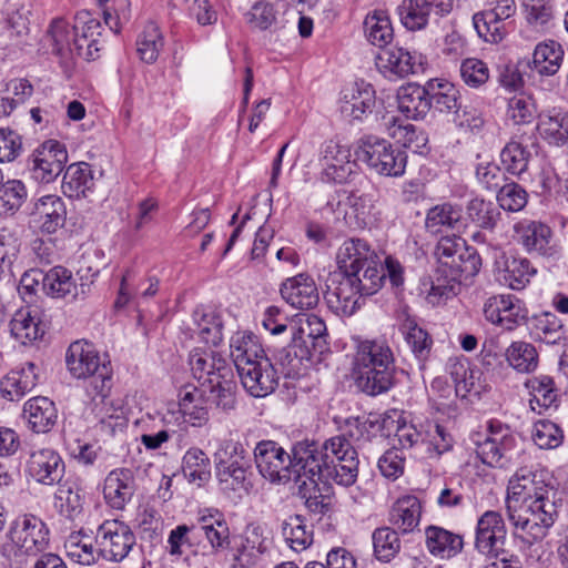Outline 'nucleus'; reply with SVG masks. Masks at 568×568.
Wrapping results in <instances>:
<instances>
[{"instance_id": "nucleus-1", "label": "nucleus", "mask_w": 568, "mask_h": 568, "mask_svg": "<svg viewBox=\"0 0 568 568\" xmlns=\"http://www.w3.org/2000/svg\"><path fill=\"white\" fill-rule=\"evenodd\" d=\"M295 460L305 469V479L331 481L352 486L358 476V457L346 436L338 435L322 445L315 442H298Z\"/></svg>"}, {"instance_id": "nucleus-2", "label": "nucleus", "mask_w": 568, "mask_h": 568, "mask_svg": "<svg viewBox=\"0 0 568 568\" xmlns=\"http://www.w3.org/2000/svg\"><path fill=\"white\" fill-rule=\"evenodd\" d=\"M559 506L560 498L552 487L520 507H514L507 517L514 526L515 534L526 542L534 544L547 536L558 517Z\"/></svg>"}, {"instance_id": "nucleus-3", "label": "nucleus", "mask_w": 568, "mask_h": 568, "mask_svg": "<svg viewBox=\"0 0 568 568\" xmlns=\"http://www.w3.org/2000/svg\"><path fill=\"white\" fill-rule=\"evenodd\" d=\"M49 535L50 530L40 517L20 515L10 524L0 554L11 565H21L26 556H36L48 548Z\"/></svg>"}, {"instance_id": "nucleus-4", "label": "nucleus", "mask_w": 568, "mask_h": 568, "mask_svg": "<svg viewBox=\"0 0 568 568\" xmlns=\"http://www.w3.org/2000/svg\"><path fill=\"white\" fill-rule=\"evenodd\" d=\"M436 274L459 284L471 280L480 270L481 258L460 236H444L436 247Z\"/></svg>"}, {"instance_id": "nucleus-5", "label": "nucleus", "mask_w": 568, "mask_h": 568, "mask_svg": "<svg viewBox=\"0 0 568 568\" xmlns=\"http://www.w3.org/2000/svg\"><path fill=\"white\" fill-rule=\"evenodd\" d=\"M297 443L291 454L276 442L264 439L254 448V463L263 478L272 484H286L291 480L298 483L305 478V469L295 460Z\"/></svg>"}, {"instance_id": "nucleus-6", "label": "nucleus", "mask_w": 568, "mask_h": 568, "mask_svg": "<svg viewBox=\"0 0 568 568\" xmlns=\"http://www.w3.org/2000/svg\"><path fill=\"white\" fill-rule=\"evenodd\" d=\"M356 160L366 164L374 173L383 176H402L405 173L407 155L388 140L366 135L358 140Z\"/></svg>"}, {"instance_id": "nucleus-7", "label": "nucleus", "mask_w": 568, "mask_h": 568, "mask_svg": "<svg viewBox=\"0 0 568 568\" xmlns=\"http://www.w3.org/2000/svg\"><path fill=\"white\" fill-rule=\"evenodd\" d=\"M476 454L480 460L491 467H507L518 455L520 437L499 420L489 422L487 434L473 438Z\"/></svg>"}, {"instance_id": "nucleus-8", "label": "nucleus", "mask_w": 568, "mask_h": 568, "mask_svg": "<svg viewBox=\"0 0 568 568\" xmlns=\"http://www.w3.org/2000/svg\"><path fill=\"white\" fill-rule=\"evenodd\" d=\"M65 363L69 373L78 379L89 377L100 381L101 385H95L98 393H103L105 383L110 382V369L101 361L99 352L94 345L87 341L73 342L65 355Z\"/></svg>"}, {"instance_id": "nucleus-9", "label": "nucleus", "mask_w": 568, "mask_h": 568, "mask_svg": "<svg viewBox=\"0 0 568 568\" xmlns=\"http://www.w3.org/2000/svg\"><path fill=\"white\" fill-rule=\"evenodd\" d=\"M67 161L65 146L57 140H47L30 154L28 169L36 181L51 183L61 174Z\"/></svg>"}, {"instance_id": "nucleus-10", "label": "nucleus", "mask_w": 568, "mask_h": 568, "mask_svg": "<svg viewBox=\"0 0 568 568\" xmlns=\"http://www.w3.org/2000/svg\"><path fill=\"white\" fill-rule=\"evenodd\" d=\"M94 539L102 558L114 562L128 557L136 542L131 528L118 520L103 523L98 528Z\"/></svg>"}, {"instance_id": "nucleus-11", "label": "nucleus", "mask_w": 568, "mask_h": 568, "mask_svg": "<svg viewBox=\"0 0 568 568\" xmlns=\"http://www.w3.org/2000/svg\"><path fill=\"white\" fill-rule=\"evenodd\" d=\"M26 475L38 484H60L65 465L60 454L50 447H32L24 464Z\"/></svg>"}, {"instance_id": "nucleus-12", "label": "nucleus", "mask_w": 568, "mask_h": 568, "mask_svg": "<svg viewBox=\"0 0 568 568\" xmlns=\"http://www.w3.org/2000/svg\"><path fill=\"white\" fill-rule=\"evenodd\" d=\"M519 243L532 255L546 260H556L560 255V247L551 229L541 222L524 220L514 226Z\"/></svg>"}, {"instance_id": "nucleus-13", "label": "nucleus", "mask_w": 568, "mask_h": 568, "mask_svg": "<svg viewBox=\"0 0 568 568\" xmlns=\"http://www.w3.org/2000/svg\"><path fill=\"white\" fill-rule=\"evenodd\" d=\"M550 488L552 486L544 479L542 473H535L527 468L518 469L509 479L507 488V515L513 511L514 507H520Z\"/></svg>"}, {"instance_id": "nucleus-14", "label": "nucleus", "mask_w": 568, "mask_h": 568, "mask_svg": "<svg viewBox=\"0 0 568 568\" xmlns=\"http://www.w3.org/2000/svg\"><path fill=\"white\" fill-rule=\"evenodd\" d=\"M485 318L506 331H513L526 318L523 302L514 295H496L484 304Z\"/></svg>"}, {"instance_id": "nucleus-15", "label": "nucleus", "mask_w": 568, "mask_h": 568, "mask_svg": "<svg viewBox=\"0 0 568 568\" xmlns=\"http://www.w3.org/2000/svg\"><path fill=\"white\" fill-rule=\"evenodd\" d=\"M351 158V149L347 145H342L332 140L325 142L320 158L323 163V180L335 183L346 182L356 166Z\"/></svg>"}, {"instance_id": "nucleus-16", "label": "nucleus", "mask_w": 568, "mask_h": 568, "mask_svg": "<svg viewBox=\"0 0 568 568\" xmlns=\"http://www.w3.org/2000/svg\"><path fill=\"white\" fill-rule=\"evenodd\" d=\"M506 529L499 513L488 510L477 521L475 546L486 556L497 558L503 551Z\"/></svg>"}, {"instance_id": "nucleus-17", "label": "nucleus", "mask_w": 568, "mask_h": 568, "mask_svg": "<svg viewBox=\"0 0 568 568\" xmlns=\"http://www.w3.org/2000/svg\"><path fill=\"white\" fill-rule=\"evenodd\" d=\"M375 106V90L364 81L355 82L342 91L339 110L349 121H362Z\"/></svg>"}, {"instance_id": "nucleus-18", "label": "nucleus", "mask_w": 568, "mask_h": 568, "mask_svg": "<svg viewBox=\"0 0 568 568\" xmlns=\"http://www.w3.org/2000/svg\"><path fill=\"white\" fill-rule=\"evenodd\" d=\"M362 296L354 282L344 273L338 280L332 278L324 293L328 308L338 316H352L359 307Z\"/></svg>"}, {"instance_id": "nucleus-19", "label": "nucleus", "mask_w": 568, "mask_h": 568, "mask_svg": "<svg viewBox=\"0 0 568 568\" xmlns=\"http://www.w3.org/2000/svg\"><path fill=\"white\" fill-rule=\"evenodd\" d=\"M282 298L296 310H312L320 301V293L314 278L300 273L286 278L280 287Z\"/></svg>"}, {"instance_id": "nucleus-20", "label": "nucleus", "mask_w": 568, "mask_h": 568, "mask_svg": "<svg viewBox=\"0 0 568 568\" xmlns=\"http://www.w3.org/2000/svg\"><path fill=\"white\" fill-rule=\"evenodd\" d=\"M243 387L253 397H265L277 386L276 372L268 358L237 369Z\"/></svg>"}, {"instance_id": "nucleus-21", "label": "nucleus", "mask_w": 568, "mask_h": 568, "mask_svg": "<svg viewBox=\"0 0 568 568\" xmlns=\"http://www.w3.org/2000/svg\"><path fill=\"white\" fill-rule=\"evenodd\" d=\"M190 365L203 387L230 374L225 359L212 349H194L190 355Z\"/></svg>"}, {"instance_id": "nucleus-22", "label": "nucleus", "mask_w": 568, "mask_h": 568, "mask_svg": "<svg viewBox=\"0 0 568 568\" xmlns=\"http://www.w3.org/2000/svg\"><path fill=\"white\" fill-rule=\"evenodd\" d=\"M88 285L77 284L72 272L63 266H54L45 272L44 294L67 302L84 298Z\"/></svg>"}, {"instance_id": "nucleus-23", "label": "nucleus", "mask_w": 568, "mask_h": 568, "mask_svg": "<svg viewBox=\"0 0 568 568\" xmlns=\"http://www.w3.org/2000/svg\"><path fill=\"white\" fill-rule=\"evenodd\" d=\"M73 31V44L77 49V55L87 60H93L100 50L97 38L101 34L100 21L92 18L88 11L78 12Z\"/></svg>"}, {"instance_id": "nucleus-24", "label": "nucleus", "mask_w": 568, "mask_h": 568, "mask_svg": "<svg viewBox=\"0 0 568 568\" xmlns=\"http://www.w3.org/2000/svg\"><path fill=\"white\" fill-rule=\"evenodd\" d=\"M386 362L382 359L377 366L353 368L356 386L363 393L376 396L389 390L394 381L395 365L384 364Z\"/></svg>"}, {"instance_id": "nucleus-25", "label": "nucleus", "mask_w": 568, "mask_h": 568, "mask_svg": "<svg viewBox=\"0 0 568 568\" xmlns=\"http://www.w3.org/2000/svg\"><path fill=\"white\" fill-rule=\"evenodd\" d=\"M376 65L384 73L404 78L422 70L423 61L422 57H416L404 48L394 47L382 49L376 58Z\"/></svg>"}, {"instance_id": "nucleus-26", "label": "nucleus", "mask_w": 568, "mask_h": 568, "mask_svg": "<svg viewBox=\"0 0 568 568\" xmlns=\"http://www.w3.org/2000/svg\"><path fill=\"white\" fill-rule=\"evenodd\" d=\"M529 393V406L531 410L541 415L550 408H557L559 403V389L555 379L549 375H537L525 382Z\"/></svg>"}, {"instance_id": "nucleus-27", "label": "nucleus", "mask_w": 568, "mask_h": 568, "mask_svg": "<svg viewBox=\"0 0 568 568\" xmlns=\"http://www.w3.org/2000/svg\"><path fill=\"white\" fill-rule=\"evenodd\" d=\"M39 382V367L33 362H27L20 368L11 371L0 382L3 397L16 400L31 392Z\"/></svg>"}, {"instance_id": "nucleus-28", "label": "nucleus", "mask_w": 568, "mask_h": 568, "mask_svg": "<svg viewBox=\"0 0 568 568\" xmlns=\"http://www.w3.org/2000/svg\"><path fill=\"white\" fill-rule=\"evenodd\" d=\"M22 416L32 432L45 434L55 425L58 410L51 399L37 396L24 403Z\"/></svg>"}, {"instance_id": "nucleus-29", "label": "nucleus", "mask_w": 568, "mask_h": 568, "mask_svg": "<svg viewBox=\"0 0 568 568\" xmlns=\"http://www.w3.org/2000/svg\"><path fill=\"white\" fill-rule=\"evenodd\" d=\"M377 253L363 239H348L339 246L336 261L342 273L354 272L367 263H375Z\"/></svg>"}, {"instance_id": "nucleus-30", "label": "nucleus", "mask_w": 568, "mask_h": 568, "mask_svg": "<svg viewBox=\"0 0 568 568\" xmlns=\"http://www.w3.org/2000/svg\"><path fill=\"white\" fill-rule=\"evenodd\" d=\"M397 103L399 112L407 119H424L432 109L429 88L416 83L403 85L397 92Z\"/></svg>"}, {"instance_id": "nucleus-31", "label": "nucleus", "mask_w": 568, "mask_h": 568, "mask_svg": "<svg viewBox=\"0 0 568 568\" xmlns=\"http://www.w3.org/2000/svg\"><path fill=\"white\" fill-rule=\"evenodd\" d=\"M134 494L133 474L128 468H118L109 473L104 479L103 495L106 503L114 509L124 508Z\"/></svg>"}, {"instance_id": "nucleus-32", "label": "nucleus", "mask_w": 568, "mask_h": 568, "mask_svg": "<svg viewBox=\"0 0 568 568\" xmlns=\"http://www.w3.org/2000/svg\"><path fill=\"white\" fill-rule=\"evenodd\" d=\"M531 336L536 342L546 345H568V326L554 313H542L535 316L531 325Z\"/></svg>"}, {"instance_id": "nucleus-33", "label": "nucleus", "mask_w": 568, "mask_h": 568, "mask_svg": "<svg viewBox=\"0 0 568 568\" xmlns=\"http://www.w3.org/2000/svg\"><path fill=\"white\" fill-rule=\"evenodd\" d=\"M159 291V280L154 276L141 278L135 283L133 274L128 271L121 277L114 307L124 308L131 301L149 300Z\"/></svg>"}, {"instance_id": "nucleus-34", "label": "nucleus", "mask_w": 568, "mask_h": 568, "mask_svg": "<svg viewBox=\"0 0 568 568\" xmlns=\"http://www.w3.org/2000/svg\"><path fill=\"white\" fill-rule=\"evenodd\" d=\"M311 357V348L301 342L294 341L292 336V342L277 352L276 362L285 377L297 378L310 366Z\"/></svg>"}, {"instance_id": "nucleus-35", "label": "nucleus", "mask_w": 568, "mask_h": 568, "mask_svg": "<svg viewBox=\"0 0 568 568\" xmlns=\"http://www.w3.org/2000/svg\"><path fill=\"white\" fill-rule=\"evenodd\" d=\"M564 49L560 43L548 40L538 43L528 63L531 72L540 77H551L558 72L564 60Z\"/></svg>"}, {"instance_id": "nucleus-36", "label": "nucleus", "mask_w": 568, "mask_h": 568, "mask_svg": "<svg viewBox=\"0 0 568 568\" xmlns=\"http://www.w3.org/2000/svg\"><path fill=\"white\" fill-rule=\"evenodd\" d=\"M33 215L41 224L42 231L51 234L64 225L67 209L60 196L49 194L34 203Z\"/></svg>"}, {"instance_id": "nucleus-37", "label": "nucleus", "mask_w": 568, "mask_h": 568, "mask_svg": "<svg viewBox=\"0 0 568 568\" xmlns=\"http://www.w3.org/2000/svg\"><path fill=\"white\" fill-rule=\"evenodd\" d=\"M230 349L236 371L267 358L256 336L250 332H236L231 338Z\"/></svg>"}, {"instance_id": "nucleus-38", "label": "nucleus", "mask_w": 568, "mask_h": 568, "mask_svg": "<svg viewBox=\"0 0 568 568\" xmlns=\"http://www.w3.org/2000/svg\"><path fill=\"white\" fill-rule=\"evenodd\" d=\"M10 333L22 345L41 338L44 329L41 327L38 312L29 307L17 311L10 321Z\"/></svg>"}, {"instance_id": "nucleus-39", "label": "nucleus", "mask_w": 568, "mask_h": 568, "mask_svg": "<svg viewBox=\"0 0 568 568\" xmlns=\"http://www.w3.org/2000/svg\"><path fill=\"white\" fill-rule=\"evenodd\" d=\"M426 546L429 552L440 558H452L463 549L464 541L460 535L437 526H429L425 530Z\"/></svg>"}, {"instance_id": "nucleus-40", "label": "nucleus", "mask_w": 568, "mask_h": 568, "mask_svg": "<svg viewBox=\"0 0 568 568\" xmlns=\"http://www.w3.org/2000/svg\"><path fill=\"white\" fill-rule=\"evenodd\" d=\"M94 185L90 164L85 162L70 164L63 175L62 191L68 197H85Z\"/></svg>"}, {"instance_id": "nucleus-41", "label": "nucleus", "mask_w": 568, "mask_h": 568, "mask_svg": "<svg viewBox=\"0 0 568 568\" xmlns=\"http://www.w3.org/2000/svg\"><path fill=\"white\" fill-rule=\"evenodd\" d=\"M382 359H386L387 365H395L393 351L385 339H365L357 344L354 367L377 366Z\"/></svg>"}, {"instance_id": "nucleus-42", "label": "nucleus", "mask_w": 568, "mask_h": 568, "mask_svg": "<svg viewBox=\"0 0 568 568\" xmlns=\"http://www.w3.org/2000/svg\"><path fill=\"white\" fill-rule=\"evenodd\" d=\"M537 130L549 144L564 145L568 142V112L552 110L540 114Z\"/></svg>"}, {"instance_id": "nucleus-43", "label": "nucleus", "mask_w": 568, "mask_h": 568, "mask_svg": "<svg viewBox=\"0 0 568 568\" xmlns=\"http://www.w3.org/2000/svg\"><path fill=\"white\" fill-rule=\"evenodd\" d=\"M310 480L311 488H308L305 479L301 478L298 483L300 491L305 498L306 508L315 515L327 514L333 506V491L329 481H312Z\"/></svg>"}, {"instance_id": "nucleus-44", "label": "nucleus", "mask_w": 568, "mask_h": 568, "mask_svg": "<svg viewBox=\"0 0 568 568\" xmlns=\"http://www.w3.org/2000/svg\"><path fill=\"white\" fill-rule=\"evenodd\" d=\"M400 23L409 31L424 30L434 11L425 0H402L397 7Z\"/></svg>"}, {"instance_id": "nucleus-45", "label": "nucleus", "mask_w": 568, "mask_h": 568, "mask_svg": "<svg viewBox=\"0 0 568 568\" xmlns=\"http://www.w3.org/2000/svg\"><path fill=\"white\" fill-rule=\"evenodd\" d=\"M422 505L415 496H404L393 506L390 521L403 532L413 531L419 524Z\"/></svg>"}, {"instance_id": "nucleus-46", "label": "nucleus", "mask_w": 568, "mask_h": 568, "mask_svg": "<svg viewBox=\"0 0 568 568\" xmlns=\"http://www.w3.org/2000/svg\"><path fill=\"white\" fill-rule=\"evenodd\" d=\"M58 485L54 495V507L62 516L74 519L82 513L83 495L74 481L65 480Z\"/></svg>"}, {"instance_id": "nucleus-47", "label": "nucleus", "mask_w": 568, "mask_h": 568, "mask_svg": "<svg viewBox=\"0 0 568 568\" xmlns=\"http://www.w3.org/2000/svg\"><path fill=\"white\" fill-rule=\"evenodd\" d=\"M193 323L195 325L192 328L193 335H196L201 342L210 346L221 343L223 338L222 322L213 312L196 308L193 312Z\"/></svg>"}, {"instance_id": "nucleus-48", "label": "nucleus", "mask_w": 568, "mask_h": 568, "mask_svg": "<svg viewBox=\"0 0 568 568\" xmlns=\"http://www.w3.org/2000/svg\"><path fill=\"white\" fill-rule=\"evenodd\" d=\"M346 275L364 296L377 293L385 278L379 258L375 263H367L354 272L346 273Z\"/></svg>"}, {"instance_id": "nucleus-49", "label": "nucleus", "mask_w": 568, "mask_h": 568, "mask_svg": "<svg viewBox=\"0 0 568 568\" xmlns=\"http://www.w3.org/2000/svg\"><path fill=\"white\" fill-rule=\"evenodd\" d=\"M428 88L432 108L440 113L454 115L462 103L459 90L447 81L429 82Z\"/></svg>"}, {"instance_id": "nucleus-50", "label": "nucleus", "mask_w": 568, "mask_h": 568, "mask_svg": "<svg viewBox=\"0 0 568 568\" xmlns=\"http://www.w3.org/2000/svg\"><path fill=\"white\" fill-rule=\"evenodd\" d=\"M164 47V38L154 22L144 26L136 39V52L145 63H154Z\"/></svg>"}, {"instance_id": "nucleus-51", "label": "nucleus", "mask_w": 568, "mask_h": 568, "mask_svg": "<svg viewBox=\"0 0 568 568\" xmlns=\"http://www.w3.org/2000/svg\"><path fill=\"white\" fill-rule=\"evenodd\" d=\"M364 32L367 41L384 49L393 39V27L388 16L383 11H373L364 21Z\"/></svg>"}, {"instance_id": "nucleus-52", "label": "nucleus", "mask_w": 568, "mask_h": 568, "mask_svg": "<svg viewBox=\"0 0 568 568\" xmlns=\"http://www.w3.org/2000/svg\"><path fill=\"white\" fill-rule=\"evenodd\" d=\"M536 274V268L525 257H511L506 261L499 281L511 290H523Z\"/></svg>"}, {"instance_id": "nucleus-53", "label": "nucleus", "mask_w": 568, "mask_h": 568, "mask_svg": "<svg viewBox=\"0 0 568 568\" xmlns=\"http://www.w3.org/2000/svg\"><path fill=\"white\" fill-rule=\"evenodd\" d=\"M531 153L524 143L511 139L500 152V161L504 170L509 174L519 176L528 169Z\"/></svg>"}, {"instance_id": "nucleus-54", "label": "nucleus", "mask_w": 568, "mask_h": 568, "mask_svg": "<svg viewBox=\"0 0 568 568\" xmlns=\"http://www.w3.org/2000/svg\"><path fill=\"white\" fill-rule=\"evenodd\" d=\"M182 470L190 483L201 486L211 477L210 459L202 449L192 447L183 456Z\"/></svg>"}, {"instance_id": "nucleus-55", "label": "nucleus", "mask_w": 568, "mask_h": 568, "mask_svg": "<svg viewBox=\"0 0 568 568\" xmlns=\"http://www.w3.org/2000/svg\"><path fill=\"white\" fill-rule=\"evenodd\" d=\"M508 364L519 373L534 372L538 366V353L530 343L513 342L505 352Z\"/></svg>"}, {"instance_id": "nucleus-56", "label": "nucleus", "mask_w": 568, "mask_h": 568, "mask_svg": "<svg viewBox=\"0 0 568 568\" xmlns=\"http://www.w3.org/2000/svg\"><path fill=\"white\" fill-rule=\"evenodd\" d=\"M400 331L415 357L418 361L424 362L428 357L433 344L428 333L419 327L409 316H407L400 324Z\"/></svg>"}, {"instance_id": "nucleus-57", "label": "nucleus", "mask_w": 568, "mask_h": 568, "mask_svg": "<svg viewBox=\"0 0 568 568\" xmlns=\"http://www.w3.org/2000/svg\"><path fill=\"white\" fill-rule=\"evenodd\" d=\"M282 535L286 544L297 552L305 550L313 542V532L306 529L300 515L290 516L282 523Z\"/></svg>"}, {"instance_id": "nucleus-58", "label": "nucleus", "mask_w": 568, "mask_h": 568, "mask_svg": "<svg viewBox=\"0 0 568 568\" xmlns=\"http://www.w3.org/2000/svg\"><path fill=\"white\" fill-rule=\"evenodd\" d=\"M28 191L20 180L0 181V214L12 215L26 202Z\"/></svg>"}, {"instance_id": "nucleus-59", "label": "nucleus", "mask_w": 568, "mask_h": 568, "mask_svg": "<svg viewBox=\"0 0 568 568\" xmlns=\"http://www.w3.org/2000/svg\"><path fill=\"white\" fill-rule=\"evenodd\" d=\"M290 329L294 341L310 347V345L314 346L315 342L323 337L326 325L323 320L312 314L301 316L297 323H291Z\"/></svg>"}, {"instance_id": "nucleus-60", "label": "nucleus", "mask_w": 568, "mask_h": 568, "mask_svg": "<svg viewBox=\"0 0 568 568\" xmlns=\"http://www.w3.org/2000/svg\"><path fill=\"white\" fill-rule=\"evenodd\" d=\"M345 206L351 209V214L345 213V221L348 225H353V223L348 220L352 215L355 219V226L363 227L367 225L371 217L374 215L375 210V199L371 193L358 194L356 192H352L344 202Z\"/></svg>"}, {"instance_id": "nucleus-61", "label": "nucleus", "mask_w": 568, "mask_h": 568, "mask_svg": "<svg viewBox=\"0 0 568 568\" xmlns=\"http://www.w3.org/2000/svg\"><path fill=\"white\" fill-rule=\"evenodd\" d=\"M68 557L80 565H92L102 558L100 547H94L90 537L80 534L71 535L65 542Z\"/></svg>"}, {"instance_id": "nucleus-62", "label": "nucleus", "mask_w": 568, "mask_h": 568, "mask_svg": "<svg viewBox=\"0 0 568 568\" xmlns=\"http://www.w3.org/2000/svg\"><path fill=\"white\" fill-rule=\"evenodd\" d=\"M442 226L459 230L462 226V210L449 203L432 207L426 216V227L438 232Z\"/></svg>"}, {"instance_id": "nucleus-63", "label": "nucleus", "mask_w": 568, "mask_h": 568, "mask_svg": "<svg viewBox=\"0 0 568 568\" xmlns=\"http://www.w3.org/2000/svg\"><path fill=\"white\" fill-rule=\"evenodd\" d=\"M48 38L52 42V51L59 55H77V49L73 44L74 31L73 27L63 19L52 21L48 30Z\"/></svg>"}, {"instance_id": "nucleus-64", "label": "nucleus", "mask_w": 568, "mask_h": 568, "mask_svg": "<svg viewBox=\"0 0 568 568\" xmlns=\"http://www.w3.org/2000/svg\"><path fill=\"white\" fill-rule=\"evenodd\" d=\"M467 215L479 227L491 230L496 226L501 213L493 202L476 197L469 201Z\"/></svg>"}]
</instances>
